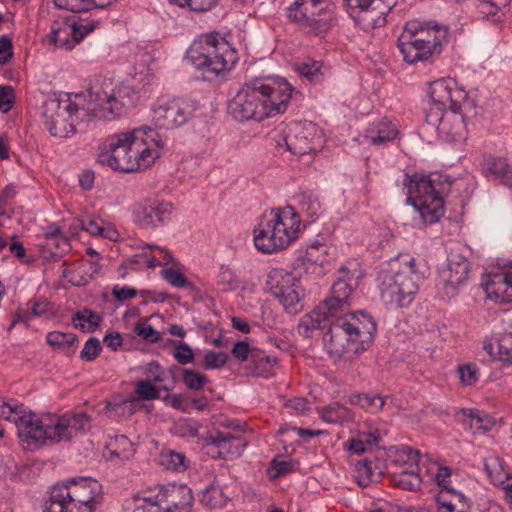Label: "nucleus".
I'll use <instances>...</instances> for the list:
<instances>
[{"label":"nucleus","instance_id":"a18cd8bd","mask_svg":"<svg viewBox=\"0 0 512 512\" xmlns=\"http://www.w3.org/2000/svg\"><path fill=\"white\" fill-rule=\"evenodd\" d=\"M355 478L361 487H367L372 481V462L364 459L355 464Z\"/></svg>","mask_w":512,"mask_h":512},{"label":"nucleus","instance_id":"5701e85b","mask_svg":"<svg viewBox=\"0 0 512 512\" xmlns=\"http://www.w3.org/2000/svg\"><path fill=\"white\" fill-rule=\"evenodd\" d=\"M172 205L169 202L147 199L134 205L135 222L143 227H158L169 220Z\"/></svg>","mask_w":512,"mask_h":512},{"label":"nucleus","instance_id":"bb28decb","mask_svg":"<svg viewBox=\"0 0 512 512\" xmlns=\"http://www.w3.org/2000/svg\"><path fill=\"white\" fill-rule=\"evenodd\" d=\"M397 46L403 55V59L408 64L427 63L431 62L435 55L440 53L433 50L431 46L414 42L411 37L407 35H400L397 41Z\"/></svg>","mask_w":512,"mask_h":512},{"label":"nucleus","instance_id":"a211bd4d","mask_svg":"<svg viewBox=\"0 0 512 512\" xmlns=\"http://www.w3.org/2000/svg\"><path fill=\"white\" fill-rule=\"evenodd\" d=\"M419 460V450H413L408 446L399 450L393 463L399 465L402 469L391 475V480L395 486L407 491H414L420 487L422 480L418 474Z\"/></svg>","mask_w":512,"mask_h":512},{"label":"nucleus","instance_id":"49530a36","mask_svg":"<svg viewBox=\"0 0 512 512\" xmlns=\"http://www.w3.org/2000/svg\"><path fill=\"white\" fill-rule=\"evenodd\" d=\"M360 14L359 18L366 27L375 28L382 27L386 24V17L382 14H378L377 11L370 9L369 7H359Z\"/></svg>","mask_w":512,"mask_h":512},{"label":"nucleus","instance_id":"f3484780","mask_svg":"<svg viewBox=\"0 0 512 512\" xmlns=\"http://www.w3.org/2000/svg\"><path fill=\"white\" fill-rule=\"evenodd\" d=\"M195 109L194 102L184 98H173L153 109V120L161 128L179 127L189 120Z\"/></svg>","mask_w":512,"mask_h":512},{"label":"nucleus","instance_id":"c03bdc74","mask_svg":"<svg viewBox=\"0 0 512 512\" xmlns=\"http://www.w3.org/2000/svg\"><path fill=\"white\" fill-rule=\"evenodd\" d=\"M447 112V108L440 105H435L434 103L430 102L429 107L426 109L425 120L427 124L436 127L439 131L443 121L447 116Z\"/></svg>","mask_w":512,"mask_h":512},{"label":"nucleus","instance_id":"473e14b6","mask_svg":"<svg viewBox=\"0 0 512 512\" xmlns=\"http://www.w3.org/2000/svg\"><path fill=\"white\" fill-rule=\"evenodd\" d=\"M72 322L74 327L82 332L92 333L100 326L102 317L91 309L84 308L72 316Z\"/></svg>","mask_w":512,"mask_h":512},{"label":"nucleus","instance_id":"423d86ee","mask_svg":"<svg viewBox=\"0 0 512 512\" xmlns=\"http://www.w3.org/2000/svg\"><path fill=\"white\" fill-rule=\"evenodd\" d=\"M301 220L292 206L274 208L254 230L255 247L265 254L287 248L298 238Z\"/></svg>","mask_w":512,"mask_h":512},{"label":"nucleus","instance_id":"de8ad7c7","mask_svg":"<svg viewBox=\"0 0 512 512\" xmlns=\"http://www.w3.org/2000/svg\"><path fill=\"white\" fill-rule=\"evenodd\" d=\"M135 395L139 400H154L159 398V390L150 380H140L136 383Z\"/></svg>","mask_w":512,"mask_h":512},{"label":"nucleus","instance_id":"69168bd1","mask_svg":"<svg viewBox=\"0 0 512 512\" xmlns=\"http://www.w3.org/2000/svg\"><path fill=\"white\" fill-rule=\"evenodd\" d=\"M253 350L254 349H250L248 342L238 341L234 344L231 353H232L233 357L236 358L237 360H239L241 362H244V361L249 362L250 356H251Z\"/></svg>","mask_w":512,"mask_h":512},{"label":"nucleus","instance_id":"f8f14e48","mask_svg":"<svg viewBox=\"0 0 512 512\" xmlns=\"http://www.w3.org/2000/svg\"><path fill=\"white\" fill-rule=\"evenodd\" d=\"M89 425V417L81 412L65 414L61 417L46 415L44 418L41 446L55 445L61 441H69Z\"/></svg>","mask_w":512,"mask_h":512},{"label":"nucleus","instance_id":"09e8293b","mask_svg":"<svg viewBox=\"0 0 512 512\" xmlns=\"http://www.w3.org/2000/svg\"><path fill=\"white\" fill-rule=\"evenodd\" d=\"M170 342L175 349L173 356L179 364L185 365L194 361L193 351L187 343L176 340H170Z\"/></svg>","mask_w":512,"mask_h":512},{"label":"nucleus","instance_id":"72a5a7b5","mask_svg":"<svg viewBox=\"0 0 512 512\" xmlns=\"http://www.w3.org/2000/svg\"><path fill=\"white\" fill-rule=\"evenodd\" d=\"M159 463L168 470L182 472L189 466V460L184 453L170 449L163 450L159 455Z\"/></svg>","mask_w":512,"mask_h":512},{"label":"nucleus","instance_id":"ea45409f","mask_svg":"<svg viewBox=\"0 0 512 512\" xmlns=\"http://www.w3.org/2000/svg\"><path fill=\"white\" fill-rule=\"evenodd\" d=\"M295 70L310 83H319L323 80L322 67L320 61L308 59L295 64Z\"/></svg>","mask_w":512,"mask_h":512},{"label":"nucleus","instance_id":"8fccbe9b","mask_svg":"<svg viewBox=\"0 0 512 512\" xmlns=\"http://www.w3.org/2000/svg\"><path fill=\"white\" fill-rule=\"evenodd\" d=\"M47 245L54 244L58 248L67 249L69 243L67 238L63 235L61 229L56 225H50L45 231Z\"/></svg>","mask_w":512,"mask_h":512},{"label":"nucleus","instance_id":"864d4df0","mask_svg":"<svg viewBox=\"0 0 512 512\" xmlns=\"http://www.w3.org/2000/svg\"><path fill=\"white\" fill-rule=\"evenodd\" d=\"M395 5L396 0H364L356 6L369 7L370 9L377 11L378 14H382L386 17Z\"/></svg>","mask_w":512,"mask_h":512},{"label":"nucleus","instance_id":"680f3d73","mask_svg":"<svg viewBox=\"0 0 512 512\" xmlns=\"http://www.w3.org/2000/svg\"><path fill=\"white\" fill-rule=\"evenodd\" d=\"M158 251V254H164V261L158 259L156 255H148L146 253V257L144 258V263L148 268H155L157 266L175 264V260L170 254V252L163 248L155 247Z\"/></svg>","mask_w":512,"mask_h":512},{"label":"nucleus","instance_id":"cd10ccee","mask_svg":"<svg viewBox=\"0 0 512 512\" xmlns=\"http://www.w3.org/2000/svg\"><path fill=\"white\" fill-rule=\"evenodd\" d=\"M452 82L446 79H439L430 83L429 95L431 102L440 105L448 110L460 109L461 104L454 98V94H460L459 91H453Z\"/></svg>","mask_w":512,"mask_h":512},{"label":"nucleus","instance_id":"774afa93","mask_svg":"<svg viewBox=\"0 0 512 512\" xmlns=\"http://www.w3.org/2000/svg\"><path fill=\"white\" fill-rule=\"evenodd\" d=\"M13 56L12 41L7 36L0 37V64H6Z\"/></svg>","mask_w":512,"mask_h":512},{"label":"nucleus","instance_id":"6ab92c4d","mask_svg":"<svg viewBox=\"0 0 512 512\" xmlns=\"http://www.w3.org/2000/svg\"><path fill=\"white\" fill-rule=\"evenodd\" d=\"M401 35H407L414 42L431 46L433 50L441 53L443 45L448 41V28L414 19L406 23Z\"/></svg>","mask_w":512,"mask_h":512},{"label":"nucleus","instance_id":"393cba45","mask_svg":"<svg viewBox=\"0 0 512 512\" xmlns=\"http://www.w3.org/2000/svg\"><path fill=\"white\" fill-rule=\"evenodd\" d=\"M67 485H54L49 491V497L44 505V512H94L96 507L69 500Z\"/></svg>","mask_w":512,"mask_h":512},{"label":"nucleus","instance_id":"c756f323","mask_svg":"<svg viewBox=\"0 0 512 512\" xmlns=\"http://www.w3.org/2000/svg\"><path fill=\"white\" fill-rule=\"evenodd\" d=\"M460 413L465 416L463 421L468 424L473 434H484L496 424L493 417L478 409H461Z\"/></svg>","mask_w":512,"mask_h":512},{"label":"nucleus","instance_id":"9b49d317","mask_svg":"<svg viewBox=\"0 0 512 512\" xmlns=\"http://www.w3.org/2000/svg\"><path fill=\"white\" fill-rule=\"evenodd\" d=\"M287 16L308 33L316 35L326 32L330 26L324 0H296L288 8Z\"/></svg>","mask_w":512,"mask_h":512},{"label":"nucleus","instance_id":"4d7b16f0","mask_svg":"<svg viewBox=\"0 0 512 512\" xmlns=\"http://www.w3.org/2000/svg\"><path fill=\"white\" fill-rule=\"evenodd\" d=\"M162 401L181 412H188L190 409L189 399L184 394H167Z\"/></svg>","mask_w":512,"mask_h":512},{"label":"nucleus","instance_id":"ddd939ff","mask_svg":"<svg viewBox=\"0 0 512 512\" xmlns=\"http://www.w3.org/2000/svg\"><path fill=\"white\" fill-rule=\"evenodd\" d=\"M97 20L78 23L75 17L54 16L48 42L58 48L72 50L84 37L98 26Z\"/></svg>","mask_w":512,"mask_h":512},{"label":"nucleus","instance_id":"7ed1b4c3","mask_svg":"<svg viewBox=\"0 0 512 512\" xmlns=\"http://www.w3.org/2000/svg\"><path fill=\"white\" fill-rule=\"evenodd\" d=\"M361 272L341 266L339 276L331 288V296L322 301L310 313L301 318L297 332L303 337H310L313 330L325 329L334 316L345 313L351 305L352 295L358 287Z\"/></svg>","mask_w":512,"mask_h":512},{"label":"nucleus","instance_id":"e433bc0d","mask_svg":"<svg viewBox=\"0 0 512 512\" xmlns=\"http://www.w3.org/2000/svg\"><path fill=\"white\" fill-rule=\"evenodd\" d=\"M349 403L353 406H359L362 409L378 412L384 407L385 400L380 395L357 393L349 397Z\"/></svg>","mask_w":512,"mask_h":512},{"label":"nucleus","instance_id":"412c9836","mask_svg":"<svg viewBox=\"0 0 512 512\" xmlns=\"http://www.w3.org/2000/svg\"><path fill=\"white\" fill-rule=\"evenodd\" d=\"M156 498L160 505L166 504L163 512H192L194 497L186 484L169 483L159 486Z\"/></svg>","mask_w":512,"mask_h":512},{"label":"nucleus","instance_id":"b1692460","mask_svg":"<svg viewBox=\"0 0 512 512\" xmlns=\"http://www.w3.org/2000/svg\"><path fill=\"white\" fill-rule=\"evenodd\" d=\"M62 485L69 487L70 500L95 507L103 501L102 485L90 477L71 478Z\"/></svg>","mask_w":512,"mask_h":512},{"label":"nucleus","instance_id":"c85d7f7f","mask_svg":"<svg viewBox=\"0 0 512 512\" xmlns=\"http://www.w3.org/2000/svg\"><path fill=\"white\" fill-rule=\"evenodd\" d=\"M486 291L489 297H494L501 303L512 302V266L505 272L492 275Z\"/></svg>","mask_w":512,"mask_h":512},{"label":"nucleus","instance_id":"f257e3e1","mask_svg":"<svg viewBox=\"0 0 512 512\" xmlns=\"http://www.w3.org/2000/svg\"><path fill=\"white\" fill-rule=\"evenodd\" d=\"M156 136L149 127L116 134L108 140L107 150L99 153L98 162L123 173L147 169L159 157Z\"/></svg>","mask_w":512,"mask_h":512},{"label":"nucleus","instance_id":"dca6fc26","mask_svg":"<svg viewBox=\"0 0 512 512\" xmlns=\"http://www.w3.org/2000/svg\"><path fill=\"white\" fill-rule=\"evenodd\" d=\"M266 285L287 310L295 308L304 295L300 281L282 268H274L269 272Z\"/></svg>","mask_w":512,"mask_h":512},{"label":"nucleus","instance_id":"13d9d810","mask_svg":"<svg viewBox=\"0 0 512 512\" xmlns=\"http://www.w3.org/2000/svg\"><path fill=\"white\" fill-rule=\"evenodd\" d=\"M16 95L14 88L9 85H0V111L7 113L13 107L15 103Z\"/></svg>","mask_w":512,"mask_h":512},{"label":"nucleus","instance_id":"6e6552de","mask_svg":"<svg viewBox=\"0 0 512 512\" xmlns=\"http://www.w3.org/2000/svg\"><path fill=\"white\" fill-rule=\"evenodd\" d=\"M256 79L249 81L237 92L227 106L228 114L236 121L249 120L262 121L269 117V109L266 106L265 96L259 91L263 86Z\"/></svg>","mask_w":512,"mask_h":512},{"label":"nucleus","instance_id":"a19ab883","mask_svg":"<svg viewBox=\"0 0 512 512\" xmlns=\"http://www.w3.org/2000/svg\"><path fill=\"white\" fill-rule=\"evenodd\" d=\"M487 171L498 179L510 180L512 171L507 160L502 157H490L485 161Z\"/></svg>","mask_w":512,"mask_h":512},{"label":"nucleus","instance_id":"603ef678","mask_svg":"<svg viewBox=\"0 0 512 512\" xmlns=\"http://www.w3.org/2000/svg\"><path fill=\"white\" fill-rule=\"evenodd\" d=\"M102 346L99 339L92 337L86 341L80 352V358L84 361H94L101 353Z\"/></svg>","mask_w":512,"mask_h":512},{"label":"nucleus","instance_id":"338daca9","mask_svg":"<svg viewBox=\"0 0 512 512\" xmlns=\"http://www.w3.org/2000/svg\"><path fill=\"white\" fill-rule=\"evenodd\" d=\"M459 376L461 379V382L465 385H472L477 381V369L475 366L471 364H466L463 366H460L459 369Z\"/></svg>","mask_w":512,"mask_h":512},{"label":"nucleus","instance_id":"c9c22d12","mask_svg":"<svg viewBox=\"0 0 512 512\" xmlns=\"http://www.w3.org/2000/svg\"><path fill=\"white\" fill-rule=\"evenodd\" d=\"M321 417L329 423H343L353 421L354 413L349 408L334 403L322 409Z\"/></svg>","mask_w":512,"mask_h":512},{"label":"nucleus","instance_id":"e2e57ef3","mask_svg":"<svg viewBox=\"0 0 512 512\" xmlns=\"http://www.w3.org/2000/svg\"><path fill=\"white\" fill-rule=\"evenodd\" d=\"M300 205L303 212H305L306 215L312 219L319 214L321 208L317 197L306 194L302 196Z\"/></svg>","mask_w":512,"mask_h":512},{"label":"nucleus","instance_id":"79ce46f5","mask_svg":"<svg viewBox=\"0 0 512 512\" xmlns=\"http://www.w3.org/2000/svg\"><path fill=\"white\" fill-rule=\"evenodd\" d=\"M498 357L504 363L512 364V333L506 332L496 338Z\"/></svg>","mask_w":512,"mask_h":512},{"label":"nucleus","instance_id":"37998d69","mask_svg":"<svg viewBox=\"0 0 512 512\" xmlns=\"http://www.w3.org/2000/svg\"><path fill=\"white\" fill-rule=\"evenodd\" d=\"M183 383L188 389L199 391L208 383V378L193 369H183Z\"/></svg>","mask_w":512,"mask_h":512},{"label":"nucleus","instance_id":"2eb2a0df","mask_svg":"<svg viewBox=\"0 0 512 512\" xmlns=\"http://www.w3.org/2000/svg\"><path fill=\"white\" fill-rule=\"evenodd\" d=\"M111 83L104 81L101 87L93 86L89 92V106L82 107L87 114L94 117L112 120L125 112V103L121 92L110 89Z\"/></svg>","mask_w":512,"mask_h":512},{"label":"nucleus","instance_id":"4c0bfd02","mask_svg":"<svg viewBox=\"0 0 512 512\" xmlns=\"http://www.w3.org/2000/svg\"><path fill=\"white\" fill-rule=\"evenodd\" d=\"M228 500L223 489L214 483L207 486L201 493L200 502L208 508H221Z\"/></svg>","mask_w":512,"mask_h":512},{"label":"nucleus","instance_id":"9d476101","mask_svg":"<svg viewBox=\"0 0 512 512\" xmlns=\"http://www.w3.org/2000/svg\"><path fill=\"white\" fill-rule=\"evenodd\" d=\"M277 143L292 154L303 156L316 152L321 146V131L312 122H294L286 126Z\"/></svg>","mask_w":512,"mask_h":512},{"label":"nucleus","instance_id":"20e7f679","mask_svg":"<svg viewBox=\"0 0 512 512\" xmlns=\"http://www.w3.org/2000/svg\"><path fill=\"white\" fill-rule=\"evenodd\" d=\"M418 279L415 259L398 256L379 273L381 300L393 308L408 307L418 292Z\"/></svg>","mask_w":512,"mask_h":512},{"label":"nucleus","instance_id":"2f4dec72","mask_svg":"<svg viewBox=\"0 0 512 512\" xmlns=\"http://www.w3.org/2000/svg\"><path fill=\"white\" fill-rule=\"evenodd\" d=\"M47 343L55 349L61 350L65 355L72 356L75 351V343L78 337L74 333L52 331L47 334Z\"/></svg>","mask_w":512,"mask_h":512},{"label":"nucleus","instance_id":"4468645a","mask_svg":"<svg viewBox=\"0 0 512 512\" xmlns=\"http://www.w3.org/2000/svg\"><path fill=\"white\" fill-rule=\"evenodd\" d=\"M4 406L10 411L6 420L15 424L20 440L28 445L41 446L45 416H37L16 400L4 402Z\"/></svg>","mask_w":512,"mask_h":512},{"label":"nucleus","instance_id":"bf43d9fd","mask_svg":"<svg viewBox=\"0 0 512 512\" xmlns=\"http://www.w3.org/2000/svg\"><path fill=\"white\" fill-rule=\"evenodd\" d=\"M135 332L150 343H157L161 339L160 333L143 321L137 322Z\"/></svg>","mask_w":512,"mask_h":512},{"label":"nucleus","instance_id":"0e129e2a","mask_svg":"<svg viewBox=\"0 0 512 512\" xmlns=\"http://www.w3.org/2000/svg\"><path fill=\"white\" fill-rule=\"evenodd\" d=\"M138 293H139V291H137L134 288L128 287V286L120 287V286L116 285L113 287V290H112L113 296L116 298V300L121 301V302L130 300V299L136 297L138 295ZM146 293H147V291H140L141 295H144Z\"/></svg>","mask_w":512,"mask_h":512},{"label":"nucleus","instance_id":"3c124183","mask_svg":"<svg viewBox=\"0 0 512 512\" xmlns=\"http://www.w3.org/2000/svg\"><path fill=\"white\" fill-rule=\"evenodd\" d=\"M229 356L225 352L208 351L204 355V368L205 369H219L226 365Z\"/></svg>","mask_w":512,"mask_h":512},{"label":"nucleus","instance_id":"0eeeda50","mask_svg":"<svg viewBox=\"0 0 512 512\" xmlns=\"http://www.w3.org/2000/svg\"><path fill=\"white\" fill-rule=\"evenodd\" d=\"M403 185L408 190V202L419 211L424 222H437L444 215V200L429 176L405 174Z\"/></svg>","mask_w":512,"mask_h":512},{"label":"nucleus","instance_id":"aec40b11","mask_svg":"<svg viewBox=\"0 0 512 512\" xmlns=\"http://www.w3.org/2000/svg\"><path fill=\"white\" fill-rule=\"evenodd\" d=\"M470 273V263L461 254H451L448 258L447 269L441 272V287L446 298L455 297L461 286L467 281Z\"/></svg>","mask_w":512,"mask_h":512},{"label":"nucleus","instance_id":"5fc2aeb1","mask_svg":"<svg viewBox=\"0 0 512 512\" xmlns=\"http://www.w3.org/2000/svg\"><path fill=\"white\" fill-rule=\"evenodd\" d=\"M161 273L164 279L174 287L184 288L192 286L189 280L181 272L173 268H165Z\"/></svg>","mask_w":512,"mask_h":512},{"label":"nucleus","instance_id":"6e6d98bb","mask_svg":"<svg viewBox=\"0 0 512 512\" xmlns=\"http://www.w3.org/2000/svg\"><path fill=\"white\" fill-rule=\"evenodd\" d=\"M107 411L111 417L130 416L134 413V405L132 400H123L118 403H108Z\"/></svg>","mask_w":512,"mask_h":512},{"label":"nucleus","instance_id":"4be33fe9","mask_svg":"<svg viewBox=\"0 0 512 512\" xmlns=\"http://www.w3.org/2000/svg\"><path fill=\"white\" fill-rule=\"evenodd\" d=\"M263 86L259 91L265 96V104L269 109V117L283 113L291 98L293 87L282 78L279 79H257Z\"/></svg>","mask_w":512,"mask_h":512},{"label":"nucleus","instance_id":"39448f33","mask_svg":"<svg viewBox=\"0 0 512 512\" xmlns=\"http://www.w3.org/2000/svg\"><path fill=\"white\" fill-rule=\"evenodd\" d=\"M185 58L204 78L210 79L231 70L237 61V52L214 32L195 40Z\"/></svg>","mask_w":512,"mask_h":512},{"label":"nucleus","instance_id":"7c9ffc66","mask_svg":"<svg viewBox=\"0 0 512 512\" xmlns=\"http://www.w3.org/2000/svg\"><path fill=\"white\" fill-rule=\"evenodd\" d=\"M465 131V120L460 109L448 110L447 116L443 121L439 133L446 135L451 140H456L463 136Z\"/></svg>","mask_w":512,"mask_h":512},{"label":"nucleus","instance_id":"a878e982","mask_svg":"<svg viewBox=\"0 0 512 512\" xmlns=\"http://www.w3.org/2000/svg\"><path fill=\"white\" fill-rule=\"evenodd\" d=\"M205 441L208 447L217 449V455L222 459L237 458L246 447V442L241 437L229 432L210 433Z\"/></svg>","mask_w":512,"mask_h":512},{"label":"nucleus","instance_id":"052dcab7","mask_svg":"<svg viewBox=\"0 0 512 512\" xmlns=\"http://www.w3.org/2000/svg\"><path fill=\"white\" fill-rule=\"evenodd\" d=\"M450 476H451V470L449 467H447V466L440 467L436 474V480H437L438 486L442 490L447 491L448 493H451L453 495H457V496L463 498L464 496L461 493H458L456 490H454L450 486Z\"/></svg>","mask_w":512,"mask_h":512},{"label":"nucleus","instance_id":"f03ea898","mask_svg":"<svg viewBox=\"0 0 512 512\" xmlns=\"http://www.w3.org/2000/svg\"><path fill=\"white\" fill-rule=\"evenodd\" d=\"M348 311L330 319L323 334L324 349L334 360L352 361L370 347L377 330L371 316L360 312L358 317Z\"/></svg>","mask_w":512,"mask_h":512},{"label":"nucleus","instance_id":"f704fd0d","mask_svg":"<svg viewBox=\"0 0 512 512\" xmlns=\"http://www.w3.org/2000/svg\"><path fill=\"white\" fill-rule=\"evenodd\" d=\"M276 362V358L267 355L264 351L254 349L250 356L249 368L253 375L261 376L269 372Z\"/></svg>","mask_w":512,"mask_h":512},{"label":"nucleus","instance_id":"58836bf2","mask_svg":"<svg viewBox=\"0 0 512 512\" xmlns=\"http://www.w3.org/2000/svg\"><path fill=\"white\" fill-rule=\"evenodd\" d=\"M397 136V129L388 121H381L375 129L370 131L366 137L373 145H380L389 141H392Z\"/></svg>","mask_w":512,"mask_h":512},{"label":"nucleus","instance_id":"1a4fd4ad","mask_svg":"<svg viewBox=\"0 0 512 512\" xmlns=\"http://www.w3.org/2000/svg\"><path fill=\"white\" fill-rule=\"evenodd\" d=\"M80 109L68 96L49 98L44 103V124L53 137L67 138L76 132L74 114Z\"/></svg>","mask_w":512,"mask_h":512}]
</instances>
